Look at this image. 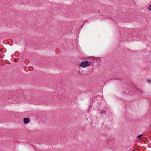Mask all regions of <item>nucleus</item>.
I'll return each instance as SVG.
<instances>
[{
	"mask_svg": "<svg viewBox=\"0 0 151 151\" xmlns=\"http://www.w3.org/2000/svg\"><path fill=\"white\" fill-rule=\"evenodd\" d=\"M91 64V63L90 61H83L80 64V65L83 68H86L90 65Z\"/></svg>",
	"mask_w": 151,
	"mask_h": 151,
	"instance_id": "f257e3e1",
	"label": "nucleus"
},
{
	"mask_svg": "<svg viewBox=\"0 0 151 151\" xmlns=\"http://www.w3.org/2000/svg\"><path fill=\"white\" fill-rule=\"evenodd\" d=\"M23 120L24 123L25 124L29 123L30 121V120L29 118H24L23 119Z\"/></svg>",
	"mask_w": 151,
	"mask_h": 151,
	"instance_id": "f03ea898",
	"label": "nucleus"
},
{
	"mask_svg": "<svg viewBox=\"0 0 151 151\" xmlns=\"http://www.w3.org/2000/svg\"><path fill=\"white\" fill-rule=\"evenodd\" d=\"M97 59V58L94 57L91 58V60L92 61H94L95 60H96Z\"/></svg>",
	"mask_w": 151,
	"mask_h": 151,
	"instance_id": "7ed1b4c3",
	"label": "nucleus"
},
{
	"mask_svg": "<svg viewBox=\"0 0 151 151\" xmlns=\"http://www.w3.org/2000/svg\"><path fill=\"white\" fill-rule=\"evenodd\" d=\"M142 134H141L140 135H138L137 137L138 138V139H140V138L142 137Z\"/></svg>",
	"mask_w": 151,
	"mask_h": 151,
	"instance_id": "20e7f679",
	"label": "nucleus"
},
{
	"mask_svg": "<svg viewBox=\"0 0 151 151\" xmlns=\"http://www.w3.org/2000/svg\"><path fill=\"white\" fill-rule=\"evenodd\" d=\"M100 113L101 114H105L106 113V112L105 111H101L100 112Z\"/></svg>",
	"mask_w": 151,
	"mask_h": 151,
	"instance_id": "39448f33",
	"label": "nucleus"
},
{
	"mask_svg": "<svg viewBox=\"0 0 151 151\" xmlns=\"http://www.w3.org/2000/svg\"><path fill=\"white\" fill-rule=\"evenodd\" d=\"M148 8L150 10H151V4L149 6Z\"/></svg>",
	"mask_w": 151,
	"mask_h": 151,
	"instance_id": "423d86ee",
	"label": "nucleus"
},
{
	"mask_svg": "<svg viewBox=\"0 0 151 151\" xmlns=\"http://www.w3.org/2000/svg\"><path fill=\"white\" fill-rule=\"evenodd\" d=\"M151 82V81L149 79H148L147 80V83H150Z\"/></svg>",
	"mask_w": 151,
	"mask_h": 151,
	"instance_id": "0eeeda50",
	"label": "nucleus"
},
{
	"mask_svg": "<svg viewBox=\"0 0 151 151\" xmlns=\"http://www.w3.org/2000/svg\"><path fill=\"white\" fill-rule=\"evenodd\" d=\"M15 43L17 44V43H18L19 42L18 41H15Z\"/></svg>",
	"mask_w": 151,
	"mask_h": 151,
	"instance_id": "6e6552de",
	"label": "nucleus"
},
{
	"mask_svg": "<svg viewBox=\"0 0 151 151\" xmlns=\"http://www.w3.org/2000/svg\"><path fill=\"white\" fill-rule=\"evenodd\" d=\"M87 20H88V19H87V20L86 21V22H87Z\"/></svg>",
	"mask_w": 151,
	"mask_h": 151,
	"instance_id": "1a4fd4ad",
	"label": "nucleus"
}]
</instances>
